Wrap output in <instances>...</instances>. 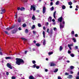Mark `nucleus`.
Returning <instances> with one entry per match:
<instances>
[{
    "instance_id": "25",
    "label": "nucleus",
    "mask_w": 79,
    "mask_h": 79,
    "mask_svg": "<svg viewBox=\"0 0 79 79\" xmlns=\"http://www.w3.org/2000/svg\"><path fill=\"white\" fill-rule=\"evenodd\" d=\"M21 19H20V18H19L18 19L19 23H21Z\"/></svg>"
},
{
    "instance_id": "42",
    "label": "nucleus",
    "mask_w": 79,
    "mask_h": 79,
    "mask_svg": "<svg viewBox=\"0 0 79 79\" xmlns=\"http://www.w3.org/2000/svg\"><path fill=\"white\" fill-rule=\"evenodd\" d=\"M36 66L37 64H35L33 65V67L34 68H35V67H36Z\"/></svg>"
},
{
    "instance_id": "16",
    "label": "nucleus",
    "mask_w": 79,
    "mask_h": 79,
    "mask_svg": "<svg viewBox=\"0 0 79 79\" xmlns=\"http://www.w3.org/2000/svg\"><path fill=\"white\" fill-rule=\"evenodd\" d=\"M56 11H55L54 13V14H53V17H54V18L55 19L56 18V17H55V14H56Z\"/></svg>"
},
{
    "instance_id": "51",
    "label": "nucleus",
    "mask_w": 79,
    "mask_h": 79,
    "mask_svg": "<svg viewBox=\"0 0 79 79\" xmlns=\"http://www.w3.org/2000/svg\"><path fill=\"white\" fill-rule=\"evenodd\" d=\"M36 69H39V66H37L36 67Z\"/></svg>"
},
{
    "instance_id": "5",
    "label": "nucleus",
    "mask_w": 79,
    "mask_h": 79,
    "mask_svg": "<svg viewBox=\"0 0 79 79\" xmlns=\"http://www.w3.org/2000/svg\"><path fill=\"white\" fill-rule=\"evenodd\" d=\"M51 66H56V64H55L54 62H52L50 63Z\"/></svg>"
},
{
    "instance_id": "60",
    "label": "nucleus",
    "mask_w": 79,
    "mask_h": 79,
    "mask_svg": "<svg viewBox=\"0 0 79 79\" xmlns=\"http://www.w3.org/2000/svg\"><path fill=\"white\" fill-rule=\"evenodd\" d=\"M69 7L70 8H73V6H70Z\"/></svg>"
},
{
    "instance_id": "45",
    "label": "nucleus",
    "mask_w": 79,
    "mask_h": 79,
    "mask_svg": "<svg viewBox=\"0 0 79 79\" xmlns=\"http://www.w3.org/2000/svg\"><path fill=\"white\" fill-rule=\"evenodd\" d=\"M11 79H16V77H15L13 76L12 77Z\"/></svg>"
},
{
    "instance_id": "18",
    "label": "nucleus",
    "mask_w": 79,
    "mask_h": 79,
    "mask_svg": "<svg viewBox=\"0 0 79 79\" xmlns=\"http://www.w3.org/2000/svg\"><path fill=\"white\" fill-rule=\"evenodd\" d=\"M70 68L71 69H73L74 68V67L73 66H70Z\"/></svg>"
},
{
    "instance_id": "24",
    "label": "nucleus",
    "mask_w": 79,
    "mask_h": 79,
    "mask_svg": "<svg viewBox=\"0 0 79 79\" xmlns=\"http://www.w3.org/2000/svg\"><path fill=\"white\" fill-rule=\"evenodd\" d=\"M13 29V27H11V28L8 27V28H7L6 29V30H10V29Z\"/></svg>"
},
{
    "instance_id": "32",
    "label": "nucleus",
    "mask_w": 79,
    "mask_h": 79,
    "mask_svg": "<svg viewBox=\"0 0 79 79\" xmlns=\"http://www.w3.org/2000/svg\"><path fill=\"white\" fill-rule=\"evenodd\" d=\"M33 34H34V35H35V34L37 33V32L35 31H33Z\"/></svg>"
},
{
    "instance_id": "31",
    "label": "nucleus",
    "mask_w": 79,
    "mask_h": 79,
    "mask_svg": "<svg viewBox=\"0 0 79 79\" xmlns=\"http://www.w3.org/2000/svg\"><path fill=\"white\" fill-rule=\"evenodd\" d=\"M69 78H72V77H73V76H72V75H70L69 76Z\"/></svg>"
},
{
    "instance_id": "29",
    "label": "nucleus",
    "mask_w": 79,
    "mask_h": 79,
    "mask_svg": "<svg viewBox=\"0 0 79 79\" xmlns=\"http://www.w3.org/2000/svg\"><path fill=\"white\" fill-rule=\"evenodd\" d=\"M36 45L37 46V47H40V44H36Z\"/></svg>"
},
{
    "instance_id": "55",
    "label": "nucleus",
    "mask_w": 79,
    "mask_h": 79,
    "mask_svg": "<svg viewBox=\"0 0 79 79\" xmlns=\"http://www.w3.org/2000/svg\"><path fill=\"white\" fill-rule=\"evenodd\" d=\"M78 36V35H77V34H76L75 35V37H77V36Z\"/></svg>"
},
{
    "instance_id": "10",
    "label": "nucleus",
    "mask_w": 79,
    "mask_h": 79,
    "mask_svg": "<svg viewBox=\"0 0 79 79\" xmlns=\"http://www.w3.org/2000/svg\"><path fill=\"white\" fill-rule=\"evenodd\" d=\"M52 17H50L48 19V21L49 22H51L52 21Z\"/></svg>"
},
{
    "instance_id": "2",
    "label": "nucleus",
    "mask_w": 79,
    "mask_h": 79,
    "mask_svg": "<svg viewBox=\"0 0 79 79\" xmlns=\"http://www.w3.org/2000/svg\"><path fill=\"white\" fill-rule=\"evenodd\" d=\"M16 63L17 64H18V65H20V64H24V60L21 59L16 58Z\"/></svg>"
},
{
    "instance_id": "12",
    "label": "nucleus",
    "mask_w": 79,
    "mask_h": 79,
    "mask_svg": "<svg viewBox=\"0 0 79 79\" xmlns=\"http://www.w3.org/2000/svg\"><path fill=\"white\" fill-rule=\"evenodd\" d=\"M11 57H5V59H6V60H10V59H11Z\"/></svg>"
},
{
    "instance_id": "35",
    "label": "nucleus",
    "mask_w": 79,
    "mask_h": 79,
    "mask_svg": "<svg viewBox=\"0 0 79 79\" xmlns=\"http://www.w3.org/2000/svg\"><path fill=\"white\" fill-rule=\"evenodd\" d=\"M58 3H59V1H57L56 2V5H58Z\"/></svg>"
},
{
    "instance_id": "33",
    "label": "nucleus",
    "mask_w": 79,
    "mask_h": 79,
    "mask_svg": "<svg viewBox=\"0 0 79 79\" xmlns=\"http://www.w3.org/2000/svg\"><path fill=\"white\" fill-rule=\"evenodd\" d=\"M38 27H41V26H42V25L40 24V23H38Z\"/></svg>"
},
{
    "instance_id": "28",
    "label": "nucleus",
    "mask_w": 79,
    "mask_h": 79,
    "mask_svg": "<svg viewBox=\"0 0 79 79\" xmlns=\"http://www.w3.org/2000/svg\"><path fill=\"white\" fill-rule=\"evenodd\" d=\"M58 69H56L54 71V73H56L58 71Z\"/></svg>"
},
{
    "instance_id": "19",
    "label": "nucleus",
    "mask_w": 79,
    "mask_h": 79,
    "mask_svg": "<svg viewBox=\"0 0 79 79\" xmlns=\"http://www.w3.org/2000/svg\"><path fill=\"white\" fill-rule=\"evenodd\" d=\"M45 31H43V37H44V38H45Z\"/></svg>"
},
{
    "instance_id": "11",
    "label": "nucleus",
    "mask_w": 79,
    "mask_h": 79,
    "mask_svg": "<svg viewBox=\"0 0 79 79\" xmlns=\"http://www.w3.org/2000/svg\"><path fill=\"white\" fill-rule=\"evenodd\" d=\"M61 7L63 10H65V9H66V6H65L64 5L62 6Z\"/></svg>"
},
{
    "instance_id": "34",
    "label": "nucleus",
    "mask_w": 79,
    "mask_h": 79,
    "mask_svg": "<svg viewBox=\"0 0 79 79\" xmlns=\"http://www.w3.org/2000/svg\"><path fill=\"white\" fill-rule=\"evenodd\" d=\"M25 32L26 33H28V30L27 29H26L25 30Z\"/></svg>"
},
{
    "instance_id": "8",
    "label": "nucleus",
    "mask_w": 79,
    "mask_h": 79,
    "mask_svg": "<svg viewBox=\"0 0 79 79\" xmlns=\"http://www.w3.org/2000/svg\"><path fill=\"white\" fill-rule=\"evenodd\" d=\"M42 42H43V44L44 45H45L46 44V40H45V39H43Z\"/></svg>"
},
{
    "instance_id": "44",
    "label": "nucleus",
    "mask_w": 79,
    "mask_h": 79,
    "mask_svg": "<svg viewBox=\"0 0 79 79\" xmlns=\"http://www.w3.org/2000/svg\"><path fill=\"white\" fill-rule=\"evenodd\" d=\"M72 34L73 35L74 34V31H72L71 32Z\"/></svg>"
},
{
    "instance_id": "4",
    "label": "nucleus",
    "mask_w": 79,
    "mask_h": 79,
    "mask_svg": "<svg viewBox=\"0 0 79 79\" xmlns=\"http://www.w3.org/2000/svg\"><path fill=\"white\" fill-rule=\"evenodd\" d=\"M32 9L34 11H35V5L31 6L30 10H32Z\"/></svg>"
},
{
    "instance_id": "22",
    "label": "nucleus",
    "mask_w": 79,
    "mask_h": 79,
    "mask_svg": "<svg viewBox=\"0 0 79 79\" xmlns=\"http://www.w3.org/2000/svg\"><path fill=\"white\" fill-rule=\"evenodd\" d=\"M29 79H34V77H33V76H30L29 77Z\"/></svg>"
},
{
    "instance_id": "43",
    "label": "nucleus",
    "mask_w": 79,
    "mask_h": 79,
    "mask_svg": "<svg viewBox=\"0 0 79 79\" xmlns=\"http://www.w3.org/2000/svg\"><path fill=\"white\" fill-rule=\"evenodd\" d=\"M69 75V73H65V76H68Z\"/></svg>"
},
{
    "instance_id": "50",
    "label": "nucleus",
    "mask_w": 79,
    "mask_h": 79,
    "mask_svg": "<svg viewBox=\"0 0 79 79\" xmlns=\"http://www.w3.org/2000/svg\"><path fill=\"white\" fill-rule=\"evenodd\" d=\"M9 75V73L8 72H7L6 73V75H7V76H8Z\"/></svg>"
},
{
    "instance_id": "59",
    "label": "nucleus",
    "mask_w": 79,
    "mask_h": 79,
    "mask_svg": "<svg viewBox=\"0 0 79 79\" xmlns=\"http://www.w3.org/2000/svg\"><path fill=\"white\" fill-rule=\"evenodd\" d=\"M76 8H79V6L78 5H77L76 6Z\"/></svg>"
},
{
    "instance_id": "61",
    "label": "nucleus",
    "mask_w": 79,
    "mask_h": 79,
    "mask_svg": "<svg viewBox=\"0 0 79 79\" xmlns=\"http://www.w3.org/2000/svg\"><path fill=\"white\" fill-rule=\"evenodd\" d=\"M27 51H25V53L26 54V53H27Z\"/></svg>"
},
{
    "instance_id": "9",
    "label": "nucleus",
    "mask_w": 79,
    "mask_h": 79,
    "mask_svg": "<svg viewBox=\"0 0 79 79\" xmlns=\"http://www.w3.org/2000/svg\"><path fill=\"white\" fill-rule=\"evenodd\" d=\"M7 67L10 68V69H12V67H11V65L9 63H8L7 64Z\"/></svg>"
},
{
    "instance_id": "54",
    "label": "nucleus",
    "mask_w": 79,
    "mask_h": 79,
    "mask_svg": "<svg viewBox=\"0 0 79 79\" xmlns=\"http://www.w3.org/2000/svg\"><path fill=\"white\" fill-rule=\"evenodd\" d=\"M46 26H48V23L47 22L46 23Z\"/></svg>"
},
{
    "instance_id": "63",
    "label": "nucleus",
    "mask_w": 79,
    "mask_h": 79,
    "mask_svg": "<svg viewBox=\"0 0 79 79\" xmlns=\"http://www.w3.org/2000/svg\"><path fill=\"white\" fill-rule=\"evenodd\" d=\"M45 71L46 72H47V71H48V69H45Z\"/></svg>"
},
{
    "instance_id": "15",
    "label": "nucleus",
    "mask_w": 79,
    "mask_h": 79,
    "mask_svg": "<svg viewBox=\"0 0 79 79\" xmlns=\"http://www.w3.org/2000/svg\"><path fill=\"white\" fill-rule=\"evenodd\" d=\"M2 12L1 13V14H3V13H5V9H3L2 10Z\"/></svg>"
},
{
    "instance_id": "30",
    "label": "nucleus",
    "mask_w": 79,
    "mask_h": 79,
    "mask_svg": "<svg viewBox=\"0 0 79 79\" xmlns=\"http://www.w3.org/2000/svg\"><path fill=\"white\" fill-rule=\"evenodd\" d=\"M22 2H27V0H21Z\"/></svg>"
},
{
    "instance_id": "38",
    "label": "nucleus",
    "mask_w": 79,
    "mask_h": 79,
    "mask_svg": "<svg viewBox=\"0 0 79 79\" xmlns=\"http://www.w3.org/2000/svg\"><path fill=\"white\" fill-rule=\"evenodd\" d=\"M4 32H5V33H6V34H8H8H9V33H8V32H7V31H4Z\"/></svg>"
},
{
    "instance_id": "48",
    "label": "nucleus",
    "mask_w": 79,
    "mask_h": 79,
    "mask_svg": "<svg viewBox=\"0 0 79 79\" xmlns=\"http://www.w3.org/2000/svg\"><path fill=\"white\" fill-rule=\"evenodd\" d=\"M0 55H3V54L2 53V51L0 52Z\"/></svg>"
},
{
    "instance_id": "64",
    "label": "nucleus",
    "mask_w": 79,
    "mask_h": 79,
    "mask_svg": "<svg viewBox=\"0 0 79 79\" xmlns=\"http://www.w3.org/2000/svg\"><path fill=\"white\" fill-rule=\"evenodd\" d=\"M52 21H53V22H54V21H55V19H52Z\"/></svg>"
},
{
    "instance_id": "52",
    "label": "nucleus",
    "mask_w": 79,
    "mask_h": 79,
    "mask_svg": "<svg viewBox=\"0 0 79 79\" xmlns=\"http://www.w3.org/2000/svg\"><path fill=\"white\" fill-rule=\"evenodd\" d=\"M58 79H62L61 78V77H58Z\"/></svg>"
},
{
    "instance_id": "23",
    "label": "nucleus",
    "mask_w": 79,
    "mask_h": 79,
    "mask_svg": "<svg viewBox=\"0 0 79 79\" xmlns=\"http://www.w3.org/2000/svg\"><path fill=\"white\" fill-rule=\"evenodd\" d=\"M21 39L23 40H27V39L24 38H21Z\"/></svg>"
},
{
    "instance_id": "27",
    "label": "nucleus",
    "mask_w": 79,
    "mask_h": 79,
    "mask_svg": "<svg viewBox=\"0 0 79 79\" xmlns=\"http://www.w3.org/2000/svg\"><path fill=\"white\" fill-rule=\"evenodd\" d=\"M50 10L51 11H53V10H54V7H53V6L52 7V8H51Z\"/></svg>"
},
{
    "instance_id": "6",
    "label": "nucleus",
    "mask_w": 79,
    "mask_h": 79,
    "mask_svg": "<svg viewBox=\"0 0 79 79\" xmlns=\"http://www.w3.org/2000/svg\"><path fill=\"white\" fill-rule=\"evenodd\" d=\"M24 7H21L20 8V7H18L17 8V10H20L21 11H23V10H24Z\"/></svg>"
},
{
    "instance_id": "7",
    "label": "nucleus",
    "mask_w": 79,
    "mask_h": 79,
    "mask_svg": "<svg viewBox=\"0 0 79 79\" xmlns=\"http://www.w3.org/2000/svg\"><path fill=\"white\" fill-rule=\"evenodd\" d=\"M46 10V8H45V7L44 6L43 8V14H45Z\"/></svg>"
},
{
    "instance_id": "57",
    "label": "nucleus",
    "mask_w": 79,
    "mask_h": 79,
    "mask_svg": "<svg viewBox=\"0 0 79 79\" xmlns=\"http://www.w3.org/2000/svg\"><path fill=\"white\" fill-rule=\"evenodd\" d=\"M70 61L69 60H67V63H70Z\"/></svg>"
},
{
    "instance_id": "62",
    "label": "nucleus",
    "mask_w": 79,
    "mask_h": 79,
    "mask_svg": "<svg viewBox=\"0 0 79 79\" xmlns=\"http://www.w3.org/2000/svg\"><path fill=\"white\" fill-rule=\"evenodd\" d=\"M43 29H44V30H45V27H43Z\"/></svg>"
},
{
    "instance_id": "53",
    "label": "nucleus",
    "mask_w": 79,
    "mask_h": 79,
    "mask_svg": "<svg viewBox=\"0 0 79 79\" xmlns=\"http://www.w3.org/2000/svg\"><path fill=\"white\" fill-rule=\"evenodd\" d=\"M50 6H52V5H53V2H51L50 3Z\"/></svg>"
},
{
    "instance_id": "41",
    "label": "nucleus",
    "mask_w": 79,
    "mask_h": 79,
    "mask_svg": "<svg viewBox=\"0 0 79 79\" xmlns=\"http://www.w3.org/2000/svg\"><path fill=\"white\" fill-rule=\"evenodd\" d=\"M32 62L33 64H35V60H33L32 61Z\"/></svg>"
},
{
    "instance_id": "17",
    "label": "nucleus",
    "mask_w": 79,
    "mask_h": 79,
    "mask_svg": "<svg viewBox=\"0 0 79 79\" xmlns=\"http://www.w3.org/2000/svg\"><path fill=\"white\" fill-rule=\"evenodd\" d=\"M32 19L33 20H35V17L34 15H33L32 17Z\"/></svg>"
},
{
    "instance_id": "56",
    "label": "nucleus",
    "mask_w": 79,
    "mask_h": 79,
    "mask_svg": "<svg viewBox=\"0 0 79 79\" xmlns=\"http://www.w3.org/2000/svg\"><path fill=\"white\" fill-rule=\"evenodd\" d=\"M21 27H19V31H21Z\"/></svg>"
},
{
    "instance_id": "49",
    "label": "nucleus",
    "mask_w": 79,
    "mask_h": 79,
    "mask_svg": "<svg viewBox=\"0 0 79 79\" xmlns=\"http://www.w3.org/2000/svg\"><path fill=\"white\" fill-rule=\"evenodd\" d=\"M68 53L69 54V53H71V52L69 50L68 51Z\"/></svg>"
},
{
    "instance_id": "14",
    "label": "nucleus",
    "mask_w": 79,
    "mask_h": 79,
    "mask_svg": "<svg viewBox=\"0 0 79 79\" xmlns=\"http://www.w3.org/2000/svg\"><path fill=\"white\" fill-rule=\"evenodd\" d=\"M53 52H48V54L49 56L51 55H52V54H53Z\"/></svg>"
},
{
    "instance_id": "26",
    "label": "nucleus",
    "mask_w": 79,
    "mask_h": 79,
    "mask_svg": "<svg viewBox=\"0 0 79 79\" xmlns=\"http://www.w3.org/2000/svg\"><path fill=\"white\" fill-rule=\"evenodd\" d=\"M68 4L69 5H71L73 4V3H72V2H68Z\"/></svg>"
},
{
    "instance_id": "1",
    "label": "nucleus",
    "mask_w": 79,
    "mask_h": 79,
    "mask_svg": "<svg viewBox=\"0 0 79 79\" xmlns=\"http://www.w3.org/2000/svg\"><path fill=\"white\" fill-rule=\"evenodd\" d=\"M63 19V18L62 17H61L60 18L58 19V21L60 22V29H63L64 26V24H65V22L64 21H63L62 23L61 22L62 21V20Z\"/></svg>"
},
{
    "instance_id": "37",
    "label": "nucleus",
    "mask_w": 79,
    "mask_h": 79,
    "mask_svg": "<svg viewBox=\"0 0 79 79\" xmlns=\"http://www.w3.org/2000/svg\"><path fill=\"white\" fill-rule=\"evenodd\" d=\"M73 40L74 41V42H76V40L75 38H73Z\"/></svg>"
},
{
    "instance_id": "36",
    "label": "nucleus",
    "mask_w": 79,
    "mask_h": 79,
    "mask_svg": "<svg viewBox=\"0 0 79 79\" xmlns=\"http://www.w3.org/2000/svg\"><path fill=\"white\" fill-rule=\"evenodd\" d=\"M68 46L69 47V49H70V50H71V46H70V44H69L68 45Z\"/></svg>"
},
{
    "instance_id": "21",
    "label": "nucleus",
    "mask_w": 79,
    "mask_h": 79,
    "mask_svg": "<svg viewBox=\"0 0 79 79\" xmlns=\"http://www.w3.org/2000/svg\"><path fill=\"white\" fill-rule=\"evenodd\" d=\"M35 25H33L31 27L32 29H34V28H35Z\"/></svg>"
},
{
    "instance_id": "40",
    "label": "nucleus",
    "mask_w": 79,
    "mask_h": 79,
    "mask_svg": "<svg viewBox=\"0 0 79 79\" xmlns=\"http://www.w3.org/2000/svg\"><path fill=\"white\" fill-rule=\"evenodd\" d=\"M70 56H71L72 57H74V54H72L70 55Z\"/></svg>"
},
{
    "instance_id": "46",
    "label": "nucleus",
    "mask_w": 79,
    "mask_h": 79,
    "mask_svg": "<svg viewBox=\"0 0 79 79\" xmlns=\"http://www.w3.org/2000/svg\"><path fill=\"white\" fill-rule=\"evenodd\" d=\"M53 30L54 31H56V27L54 28Z\"/></svg>"
},
{
    "instance_id": "3",
    "label": "nucleus",
    "mask_w": 79,
    "mask_h": 79,
    "mask_svg": "<svg viewBox=\"0 0 79 79\" xmlns=\"http://www.w3.org/2000/svg\"><path fill=\"white\" fill-rule=\"evenodd\" d=\"M49 31V29L48 28L47 31V32H48L49 34L50 35L51 37L52 35V34H53V29H51L50 30V31Z\"/></svg>"
},
{
    "instance_id": "20",
    "label": "nucleus",
    "mask_w": 79,
    "mask_h": 79,
    "mask_svg": "<svg viewBox=\"0 0 79 79\" xmlns=\"http://www.w3.org/2000/svg\"><path fill=\"white\" fill-rule=\"evenodd\" d=\"M22 26L23 27H26V24L24 23L23 25Z\"/></svg>"
},
{
    "instance_id": "58",
    "label": "nucleus",
    "mask_w": 79,
    "mask_h": 79,
    "mask_svg": "<svg viewBox=\"0 0 79 79\" xmlns=\"http://www.w3.org/2000/svg\"><path fill=\"white\" fill-rule=\"evenodd\" d=\"M70 73L71 74H73V71H71Z\"/></svg>"
},
{
    "instance_id": "39",
    "label": "nucleus",
    "mask_w": 79,
    "mask_h": 79,
    "mask_svg": "<svg viewBox=\"0 0 79 79\" xmlns=\"http://www.w3.org/2000/svg\"><path fill=\"white\" fill-rule=\"evenodd\" d=\"M15 18L16 19H17V14H15Z\"/></svg>"
},
{
    "instance_id": "13",
    "label": "nucleus",
    "mask_w": 79,
    "mask_h": 79,
    "mask_svg": "<svg viewBox=\"0 0 79 79\" xmlns=\"http://www.w3.org/2000/svg\"><path fill=\"white\" fill-rule=\"evenodd\" d=\"M63 50V47L61 46H60L59 48V50L60 52H61Z\"/></svg>"
},
{
    "instance_id": "47",
    "label": "nucleus",
    "mask_w": 79,
    "mask_h": 79,
    "mask_svg": "<svg viewBox=\"0 0 79 79\" xmlns=\"http://www.w3.org/2000/svg\"><path fill=\"white\" fill-rule=\"evenodd\" d=\"M76 79H79V76H77L76 77Z\"/></svg>"
}]
</instances>
